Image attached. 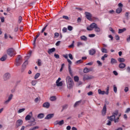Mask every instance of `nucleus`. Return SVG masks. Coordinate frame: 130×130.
I'll list each match as a JSON object with an SVG mask.
<instances>
[{
    "label": "nucleus",
    "mask_w": 130,
    "mask_h": 130,
    "mask_svg": "<svg viewBox=\"0 0 130 130\" xmlns=\"http://www.w3.org/2000/svg\"><path fill=\"white\" fill-rule=\"evenodd\" d=\"M66 82L68 89L70 90H71V89H73V86H74V81H73L72 78H71L70 76H67L66 77Z\"/></svg>",
    "instance_id": "obj_1"
},
{
    "label": "nucleus",
    "mask_w": 130,
    "mask_h": 130,
    "mask_svg": "<svg viewBox=\"0 0 130 130\" xmlns=\"http://www.w3.org/2000/svg\"><path fill=\"white\" fill-rule=\"evenodd\" d=\"M7 54L9 55V56H15L16 55V51L13 48H10L8 49L7 51Z\"/></svg>",
    "instance_id": "obj_2"
},
{
    "label": "nucleus",
    "mask_w": 130,
    "mask_h": 130,
    "mask_svg": "<svg viewBox=\"0 0 130 130\" xmlns=\"http://www.w3.org/2000/svg\"><path fill=\"white\" fill-rule=\"evenodd\" d=\"M106 105H109V101L106 100L104 106L103 110L102 111V113L103 115H105L106 114V111H107Z\"/></svg>",
    "instance_id": "obj_3"
},
{
    "label": "nucleus",
    "mask_w": 130,
    "mask_h": 130,
    "mask_svg": "<svg viewBox=\"0 0 130 130\" xmlns=\"http://www.w3.org/2000/svg\"><path fill=\"white\" fill-rule=\"evenodd\" d=\"M98 93L100 95H104L105 94H106V95H108V94H109V86H107L106 92H105V91L104 90L102 91L101 90V89H99L98 90Z\"/></svg>",
    "instance_id": "obj_4"
},
{
    "label": "nucleus",
    "mask_w": 130,
    "mask_h": 130,
    "mask_svg": "<svg viewBox=\"0 0 130 130\" xmlns=\"http://www.w3.org/2000/svg\"><path fill=\"white\" fill-rule=\"evenodd\" d=\"M97 26V24L95 23H92L89 25V26H87L86 29L88 31H92L93 29H95Z\"/></svg>",
    "instance_id": "obj_5"
},
{
    "label": "nucleus",
    "mask_w": 130,
    "mask_h": 130,
    "mask_svg": "<svg viewBox=\"0 0 130 130\" xmlns=\"http://www.w3.org/2000/svg\"><path fill=\"white\" fill-rule=\"evenodd\" d=\"M23 124V120L18 119L16 121L15 123V127L16 128H18L19 126H21Z\"/></svg>",
    "instance_id": "obj_6"
},
{
    "label": "nucleus",
    "mask_w": 130,
    "mask_h": 130,
    "mask_svg": "<svg viewBox=\"0 0 130 130\" xmlns=\"http://www.w3.org/2000/svg\"><path fill=\"white\" fill-rule=\"evenodd\" d=\"M13 94H10V95L8 97V99L7 100H6L4 103V105H8V103H10L11 100H12V99H13Z\"/></svg>",
    "instance_id": "obj_7"
},
{
    "label": "nucleus",
    "mask_w": 130,
    "mask_h": 130,
    "mask_svg": "<svg viewBox=\"0 0 130 130\" xmlns=\"http://www.w3.org/2000/svg\"><path fill=\"white\" fill-rule=\"evenodd\" d=\"M85 15L86 19L89 20V21H91L92 20V14L89 12H85Z\"/></svg>",
    "instance_id": "obj_8"
},
{
    "label": "nucleus",
    "mask_w": 130,
    "mask_h": 130,
    "mask_svg": "<svg viewBox=\"0 0 130 130\" xmlns=\"http://www.w3.org/2000/svg\"><path fill=\"white\" fill-rule=\"evenodd\" d=\"M64 124V121L63 120H61V121L56 120L54 122V125H62V124Z\"/></svg>",
    "instance_id": "obj_9"
},
{
    "label": "nucleus",
    "mask_w": 130,
    "mask_h": 130,
    "mask_svg": "<svg viewBox=\"0 0 130 130\" xmlns=\"http://www.w3.org/2000/svg\"><path fill=\"white\" fill-rule=\"evenodd\" d=\"M10 78H11V74H10V73H7L4 74V81H8V80H9Z\"/></svg>",
    "instance_id": "obj_10"
},
{
    "label": "nucleus",
    "mask_w": 130,
    "mask_h": 130,
    "mask_svg": "<svg viewBox=\"0 0 130 130\" xmlns=\"http://www.w3.org/2000/svg\"><path fill=\"white\" fill-rule=\"evenodd\" d=\"M90 55H94L96 53V49H91L88 51Z\"/></svg>",
    "instance_id": "obj_11"
},
{
    "label": "nucleus",
    "mask_w": 130,
    "mask_h": 130,
    "mask_svg": "<svg viewBox=\"0 0 130 130\" xmlns=\"http://www.w3.org/2000/svg\"><path fill=\"white\" fill-rule=\"evenodd\" d=\"M54 116V114H49L45 117V119H51Z\"/></svg>",
    "instance_id": "obj_12"
},
{
    "label": "nucleus",
    "mask_w": 130,
    "mask_h": 130,
    "mask_svg": "<svg viewBox=\"0 0 130 130\" xmlns=\"http://www.w3.org/2000/svg\"><path fill=\"white\" fill-rule=\"evenodd\" d=\"M50 106V104L48 102H45L43 104V107L44 108H49Z\"/></svg>",
    "instance_id": "obj_13"
},
{
    "label": "nucleus",
    "mask_w": 130,
    "mask_h": 130,
    "mask_svg": "<svg viewBox=\"0 0 130 130\" xmlns=\"http://www.w3.org/2000/svg\"><path fill=\"white\" fill-rule=\"evenodd\" d=\"M35 121H36L35 118H32L31 122H30L29 126H33L34 125H36V122H35Z\"/></svg>",
    "instance_id": "obj_14"
},
{
    "label": "nucleus",
    "mask_w": 130,
    "mask_h": 130,
    "mask_svg": "<svg viewBox=\"0 0 130 130\" xmlns=\"http://www.w3.org/2000/svg\"><path fill=\"white\" fill-rule=\"evenodd\" d=\"M39 36H40V32H38V35L34 38L33 45H34L35 46H36V40H37V38H38L39 37Z\"/></svg>",
    "instance_id": "obj_15"
},
{
    "label": "nucleus",
    "mask_w": 130,
    "mask_h": 130,
    "mask_svg": "<svg viewBox=\"0 0 130 130\" xmlns=\"http://www.w3.org/2000/svg\"><path fill=\"white\" fill-rule=\"evenodd\" d=\"M94 78L92 76H88L86 75L84 76L83 80H91V79H93Z\"/></svg>",
    "instance_id": "obj_16"
},
{
    "label": "nucleus",
    "mask_w": 130,
    "mask_h": 130,
    "mask_svg": "<svg viewBox=\"0 0 130 130\" xmlns=\"http://www.w3.org/2000/svg\"><path fill=\"white\" fill-rule=\"evenodd\" d=\"M7 58H8V55L5 54L0 58V60H1V61H5Z\"/></svg>",
    "instance_id": "obj_17"
},
{
    "label": "nucleus",
    "mask_w": 130,
    "mask_h": 130,
    "mask_svg": "<svg viewBox=\"0 0 130 130\" xmlns=\"http://www.w3.org/2000/svg\"><path fill=\"white\" fill-rule=\"evenodd\" d=\"M54 51H55V48L49 49L48 51V53H49V54H51V53H52V52H54Z\"/></svg>",
    "instance_id": "obj_18"
},
{
    "label": "nucleus",
    "mask_w": 130,
    "mask_h": 130,
    "mask_svg": "<svg viewBox=\"0 0 130 130\" xmlns=\"http://www.w3.org/2000/svg\"><path fill=\"white\" fill-rule=\"evenodd\" d=\"M125 67H126V65L124 63H120L119 64V68L120 69H124V68H125Z\"/></svg>",
    "instance_id": "obj_19"
},
{
    "label": "nucleus",
    "mask_w": 130,
    "mask_h": 130,
    "mask_svg": "<svg viewBox=\"0 0 130 130\" xmlns=\"http://www.w3.org/2000/svg\"><path fill=\"white\" fill-rule=\"evenodd\" d=\"M81 103H82V101L76 102L74 105V107H77V106H79V105H80Z\"/></svg>",
    "instance_id": "obj_20"
},
{
    "label": "nucleus",
    "mask_w": 130,
    "mask_h": 130,
    "mask_svg": "<svg viewBox=\"0 0 130 130\" xmlns=\"http://www.w3.org/2000/svg\"><path fill=\"white\" fill-rule=\"evenodd\" d=\"M115 118V116H111L110 117H108V119H109V120L111 121H113V120H114Z\"/></svg>",
    "instance_id": "obj_21"
},
{
    "label": "nucleus",
    "mask_w": 130,
    "mask_h": 130,
    "mask_svg": "<svg viewBox=\"0 0 130 130\" xmlns=\"http://www.w3.org/2000/svg\"><path fill=\"white\" fill-rule=\"evenodd\" d=\"M111 64H114V63H117V61L116 60V59L112 58L111 59Z\"/></svg>",
    "instance_id": "obj_22"
},
{
    "label": "nucleus",
    "mask_w": 130,
    "mask_h": 130,
    "mask_svg": "<svg viewBox=\"0 0 130 130\" xmlns=\"http://www.w3.org/2000/svg\"><path fill=\"white\" fill-rule=\"evenodd\" d=\"M16 61H23L22 60V56H21L20 55H18L17 58L16 59Z\"/></svg>",
    "instance_id": "obj_23"
},
{
    "label": "nucleus",
    "mask_w": 130,
    "mask_h": 130,
    "mask_svg": "<svg viewBox=\"0 0 130 130\" xmlns=\"http://www.w3.org/2000/svg\"><path fill=\"white\" fill-rule=\"evenodd\" d=\"M124 31H126V28H123L122 29H118V33L119 34H121V33H123Z\"/></svg>",
    "instance_id": "obj_24"
},
{
    "label": "nucleus",
    "mask_w": 130,
    "mask_h": 130,
    "mask_svg": "<svg viewBox=\"0 0 130 130\" xmlns=\"http://www.w3.org/2000/svg\"><path fill=\"white\" fill-rule=\"evenodd\" d=\"M22 62H23V61H16V67H20L21 64H22Z\"/></svg>",
    "instance_id": "obj_25"
},
{
    "label": "nucleus",
    "mask_w": 130,
    "mask_h": 130,
    "mask_svg": "<svg viewBox=\"0 0 130 130\" xmlns=\"http://www.w3.org/2000/svg\"><path fill=\"white\" fill-rule=\"evenodd\" d=\"M121 12H122V8H118L116 10V13H117V14H120Z\"/></svg>",
    "instance_id": "obj_26"
},
{
    "label": "nucleus",
    "mask_w": 130,
    "mask_h": 130,
    "mask_svg": "<svg viewBox=\"0 0 130 130\" xmlns=\"http://www.w3.org/2000/svg\"><path fill=\"white\" fill-rule=\"evenodd\" d=\"M37 117H38V118H40L41 119L44 117V114L40 113L38 115Z\"/></svg>",
    "instance_id": "obj_27"
},
{
    "label": "nucleus",
    "mask_w": 130,
    "mask_h": 130,
    "mask_svg": "<svg viewBox=\"0 0 130 130\" xmlns=\"http://www.w3.org/2000/svg\"><path fill=\"white\" fill-rule=\"evenodd\" d=\"M28 60H26L24 61V62L22 64V68H24V69H26V67L28 65Z\"/></svg>",
    "instance_id": "obj_28"
},
{
    "label": "nucleus",
    "mask_w": 130,
    "mask_h": 130,
    "mask_svg": "<svg viewBox=\"0 0 130 130\" xmlns=\"http://www.w3.org/2000/svg\"><path fill=\"white\" fill-rule=\"evenodd\" d=\"M94 31L96 33H100V32H101V29H100L98 25L95 28Z\"/></svg>",
    "instance_id": "obj_29"
},
{
    "label": "nucleus",
    "mask_w": 130,
    "mask_h": 130,
    "mask_svg": "<svg viewBox=\"0 0 130 130\" xmlns=\"http://www.w3.org/2000/svg\"><path fill=\"white\" fill-rule=\"evenodd\" d=\"M81 40H83V41H87V38L85 36H82L80 37Z\"/></svg>",
    "instance_id": "obj_30"
},
{
    "label": "nucleus",
    "mask_w": 130,
    "mask_h": 130,
    "mask_svg": "<svg viewBox=\"0 0 130 130\" xmlns=\"http://www.w3.org/2000/svg\"><path fill=\"white\" fill-rule=\"evenodd\" d=\"M118 61L119 62H124L125 61V59L123 58H118Z\"/></svg>",
    "instance_id": "obj_31"
},
{
    "label": "nucleus",
    "mask_w": 130,
    "mask_h": 130,
    "mask_svg": "<svg viewBox=\"0 0 130 130\" xmlns=\"http://www.w3.org/2000/svg\"><path fill=\"white\" fill-rule=\"evenodd\" d=\"M68 70L70 75L71 76H73V72H72V69H71V65H69Z\"/></svg>",
    "instance_id": "obj_32"
},
{
    "label": "nucleus",
    "mask_w": 130,
    "mask_h": 130,
    "mask_svg": "<svg viewBox=\"0 0 130 130\" xmlns=\"http://www.w3.org/2000/svg\"><path fill=\"white\" fill-rule=\"evenodd\" d=\"M68 70L70 75L71 76H73V72H72V69H71V65H69Z\"/></svg>",
    "instance_id": "obj_33"
},
{
    "label": "nucleus",
    "mask_w": 130,
    "mask_h": 130,
    "mask_svg": "<svg viewBox=\"0 0 130 130\" xmlns=\"http://www.w3.org/2000/svg\"><path fill=\"white\" fill-rule=\"evenodd\" d=\"M50 100L51 101H55L56 100V96H52L50 98Z\"/></svg>",
    "instance_id": "obj_34"
},
{
    "label": "nucleus",
    "mask_w": 130,
    "mask_h": 130,
    "mask_svg": "<svg viewBox=\"0 0 130 130\" xmlns=\"http://www.w3.org/2000/svg\"><path fill=\"white\" fill-rule=\"evenodd\" d=\"M57 87H61L62 86V82H56Z\"/></svg>",
    "instance_id": "obj_35"
},
{
    "label": "nucleus",
    "mask_w": 130,
    "mask_h": 130,
    "mask_svg": "<svg viewBox=\"0 0 130 130\" xmlns=\"http://www.w3.org/2000/svg\"><path fill=\"white\" fill-rule=\"evenodd\" d=\"M48 25H49V23H47L45 26L42 29V31H41V33H43V32H44V31H45V30H46V28H47V26H48Z\"/></svg>",
    "instance_id": "obj_36"
},
{
    "label": "nucleus",
    "mask_w": 130,
    "mask_h": 130,
    "mask_svg": "<svg viewBox=\"0 0 130 130\" xmlns=\"http://www.w3.org/2000/svg\"><path fill=\"white\" fill-rule=\"evenodd\" d=\"M89 72H90V70H89V69L85 68H84V70H83V72L85 74H87V73H89Z\"/></svg>",
    "instance_id": "obj_37"
},
{
    "label": "nucleus",
    "mask_w": 130,
    "mask_h": 130,
    "mask_svg": "<svg viewBox=\"0 0 130 130\" xmlns=\"http://www.w3.org/2000/svg\"><path fill=\"white\" fill-rule=\"evenodd\" d=\"M25 110V108L20 109L18 110V113H22V112H24Z\"/></svg>",
    "instance_id": "obj_38"
},
{
    "label": "nucleus",
    "mask_w": 130,
    "mask_h": 130,
    "mask_svg": "<svg viewBox=\"0 0 130 130\" xmlns=\"http://www.w3.org/2000/svg\"><path fill=\"white\" fill-rule=\"evenodd\" d=\"M30 119H31V116H30V115H27L25 117V120H30Z\"/></svg>",
    "instance_id": "obj_39"
},
{
    "label": "nucleus",
    "mask_w": 130,
    "mask_h": 130,
    "mask_svg": "<svg viewBox=\"0 0 130 130\" xmlns=\"http://www.w3.org/2000/svg\"><path fill=\"white\" fill-rule=\"evenodd\" d=\"M39 77H40V73H37L35 76V79H38V78H39Z\"/></svg>",
    "instance_id": "obj_40"
},
{
    "label": "nucleus",
    "mask_w": 130,
    "mask_h": 130,
    "mask_svg": "<svg viewBox=\"0 0 130 130\" xmlns=\"http://www.w3.org/2000/svg\"><path fill=\"white\" fill-rule=\"evenodd\" d=\"M22 20H23V17L20 16L18 17V23L20 24L21 22H22Z\"/></svg>",
    "instance_id": "obj_41"
},
{
    "label": "nucleus",
    "mask_w": 130,
    "mask_h": 130,
    "mask_svg": "<svg viewBox=\"0 0 130 130\" xmlns=\"http://www.w3.org/2000/svg\"><path fill=\"white\" fill-rule=\"evenodd\" d=\"M31 84L32 86H35L37 84V81L36 80H33L31 81Z\"/></svg>",
    "instance_id": "obj_42"
},
{
    "label": "nucleus",
    "mask_w": 130,
    "mask_h": 130,
    "mask_svg": "<svg viewBox=\"0 0 130 130\" xmlns=\"http://www.w3.org/2000/svg\"><path fill=\"white\" fill-rule=\"evenodd\" d=\"M112 115L114 116L115 118V117L118 115V111H116L115 112H114Z\"/></svg>",
    "instance_id": "obj_43"
},
{
    "label": "nucleus",
    "mask_w": 130,
    "mask_h": 130,
    "mask_svg": "<svg viewBox=\"0 0 130 130\" xmlns=\"http://www.w3.org/2000/svg\"><path fill=\"white\" fill-rule=\"evenodd\" d=\"M73 26L71 25H69L68 26V29L69 30V31H73Z\"/></svg>",
    "instance_id": "obj_44"
},
{
    "label": "nucleus",
    "mask_w": 130,
    "mask_h": 130,
    "mask_svg": "<svg viewBox=\"0 0 130 130\" xmlns=\"http://www.w3.org/2000/svg\"><path fill=\"white\" fill-rule=\"evenodd\" d=\"M113 87H114V88H113L114 92L115 93H117V87H116V86H115V85H114Z\"/></svg>",
    "instance_id": "obj_45"
},
{
    "label": "nucleus",
    "mask_w": 130,
    "mask_h": 130,
    "mask_svg": "<svg viewBox=\"0 0 130 130\" xmlns=\"http://www.w3.org/2000/svg\"><path fill=\"white\" fill-rule=\"evenodd\" d=\"M96 62L99 67H102V62L100 60H97Z\"/></svg>",
    "instance_id": "obj_46"
},
{
    "label": "nucleus",
    "mask_w": 130,
    "mask_h": 130,
    "mask_svg": "<svg viewBox=\"0 0 130 130\" xmlns=\"http://www.w3.org/2000/svg\"><path fill=\"white\" fill-rule=\"evenodd\" d=\"M119 116H120V115H119V116L116 118L115 119H114V121L115 123H116V122H118V119H119Z\"/></svg>",
    "instance_id": "obj_47"
},
{
    "label": "nucleus",
    "mask_w": 130,
    "mask_h": 130,
    "mask_svg": "<svg viewBox=\"0 0 130 130\" xmlns=\"http://www.w3.org/2000/svg\"><path fill=\"white\" fill-rule=\"evenodd\" d=\"M102 52L104 53H107V50L105 48H102Z\"/></svg>",
    "instance_id": "obj_48"
},
{
    "label": "nucleus",
    "mask_w": 130,
    "mask_h": 130,
    "mask_svg": "<svg viewBox=\"0 0 130 130\" xmlns=\"http://www.w3.org/2000/svg\"><path fill=\"white\" fill-rule=\"evenodd\" d=\"M74 81H75V82H79V77L75 76L74 77Z\"/></svg>",
    "instance_id": "obj_49"
},
{
    "label": "nucleus",
    "mask_w": 130,
    "mask_h": 130,
    "mask_svg": "<svg viewBox=\"0 0 130 130\" xmlns=\"http://www.w3.org/2000/svg\"><path fill=\"white\" fill-rule=\"evenodd\" d=\"M82 62H83V60L80 59V60H77V61L75 62V63L79 64V63H82Z\"/></svg>",
    "instance_id": "obj_50"
},
{
    "label": "nucleus",
    "mask_w": 130,
    "mask_h": 130,
    "mask_svg": "<svg viewBox=\"0 0 130 130\" xmlns=\"http://www.w3.org/2000/svg\"><path fill=\"white\" fill-rule=\"evenodd\" d=\"M82 45H84V44L82 42H79L77 43V46L78 47L82 46Z\"/></svg>",
    "instance_id": "obj_51"
},
{
    "label": "nucleus",
    "mask_w": 130,
    "mask_h": 130,
    "mask_svg": "<svg viewBox=\"0 0 130 130\" xmlns=\"http://www.w3.org/2000/svg\"><path fill=\"white\" fill-rule=\"evenodd\" d=\"M68 31V28H67V27H63L62 29V32L63 33H66Z\"/></svg>",
    "instance_id": "obj_52"
},
{
    "label": "nucleus",
    "mask_w": 130,
    "mask_h": 130,
    "mask_svg": "<svg viewBox=\"0 0 130 130\" xmlns=\"http://www.w3.org/2000/svg\"><path fill=\"white\" fill-rule=\"evenodd\" d=\"M74 43H75V41H73V43H72V44L69 46V48H72L74 47Z\"/></svg>",
    "instance_id": "obj_53"
},
{
    "label": "nucleus",
    "mask_w": 130,
    "mask_h": 130,
    "mask_svg": "<svg viewBox=\"0 0 130 130\" xmlns=\"http://www.w3.org/2000/svg\"><path fill=\"white\" fill-rule=\"evenodd\" d=\"M38 66H39V67H41V60L40 59H38Z\"/></svg>",
    "instance_id": "obj_54"
},
{
    "label": "nucleus",
    "mask_w": 130,
    "mask_h": 130,
    "mask_svg": "<svg viewBox=\"0 0 130 130\" xmlns=\"http://www.w3.org/2000/svg\"><path fill=\"white\" fill-rule=\"evenodd\" d=\"M95 34H89L88 35V37H90V38H93V37H95Z\"/></svg>",
    "instance_id": "obj_55"
},
{
    "label": "nucleus",
    "mask_w": 130,
    "mask_h": 130,
    "mask_svg": "<svg viewBox=\"0 0 130 130\" xmlns=\"http://www.w3.org/2000/svg\"><path fill=\"white\" fill-rule=\"evenodd\" d=\"M54 56V57H55V58H57V59L59 58V55L55 53Z\"/></svg>",
    "instance_id": "obj_56"
},
{
    "label": "nucleus",
    "mask_w": 130,
    "mask_h": 130,
    "mask_svg": "<svg viewBox=\"0 0 130 130\" xmlns=\"http://www.w3.org/2000/svg\"><path fill=\"white\" fill-rule=\"evenodd\" d=\"M62 18L63 19H65V20H69V16H66V15H63L62 16Z\"/></svg>",
    "instance_id": "obj_57"
},
{
    "label": "nucleus",
    "mask_w": 130,
    "mask_h": 130,
    "mask_svg": "<svg viewBox=\"0 0 130 130\" xmlns=\"http://www.w3.org/2000/svg\"><path fill=\"white\" fill-rule=\"evenodd\" d=\"M111 121H110V120H108L107 125H111Z\"/></svg>",
    "instance_id": "obj_58"
},
{
    "label": "nucleus",
    "mask_w": 130,
    "mask_h": 130,
    "mask_svg": "<svg viewBox=\"0 0 130 130\" xmlns=\"http://www.w3.org/2000/svg\"><path fill=\"white\" fill-rule=\"evenodd\" d=\"M115 39L116 40H117V41L119 40L120 39L119 36H118V35H116L115 36Z\"/></svg>",
    "instance_id": "obj_59"
},
{
    "label": "nucleus",
    "mask_w": 130,
    "mask_h": 130,
    "mask_svg": "<svg viewBox=\"0 0 130 130\" xmlns=\"http://www.w3.org/2000/svg\"><path fill=\"white\" fill-rule=\"evenodd\" d=\"M118 6L119 8H121V9H122V7H123V5H122L121 3H119Z\"/></svg>",
    "instance_id": "obj_60"
},
{
    "label": "nucleus",
    "mask_w": 130,
    "mask_h": 130,
    "mask_svg": "<svg viewBox=\"0 0 130 130\" xmlns=\"http://www.w3.org/2000/svg\"><path fill=\"white\" fill-rule=\"evenodd\" d=\"M60 44V41H58L56 43L55 45L56 46H59Z\"/></svg>",
    "instance_id": "obj_61"
},
{
    "label": "nucleus",
    "mask_w": 130,
    "mask_h": 130,
    "mask_svg": "<svg viewBox=\"0 0 130 130\" xmlns=\"http://www.w3.org/2000/svg\"><path fill=\"white\" fill-rule=\"evenodd\" d=\"M69 56L70 59H73L74 58L73 57V55H72V54H69Z\"/></svg>",
    "instance_id": "obj_62"
},
{
    "label": "nucleus",
    "mask_w": 130,
    "mask_h": 130,
    "mask_svg": "<svg viewBox=\"0 0 130 130\" xmlns=\"http://www.w3.org/2000/svg\"><path fill=\"white\" fill-rule=\"evenodd\" d=\"M93 64V62H90L88 63H87L86 64V66H92Z\"/></svg>",
    "instance_id": "obj_63"
},
{
    "label": "nucleus",
    "mask_w": 130,
    "mask_h": 130,
    "mask_svg": "<svg viewBox=\"0 0 130 130\" xmlns=\"http://www.w3.org/2000/svg\"><path fill=\"white\" fill-rule=\"evenodd\" d=\"M130 111V108H127V109L126 110L125 113H128V112H129Z\"/></svg>",
    "instance_id": "obj_64"
}]
</instances>
